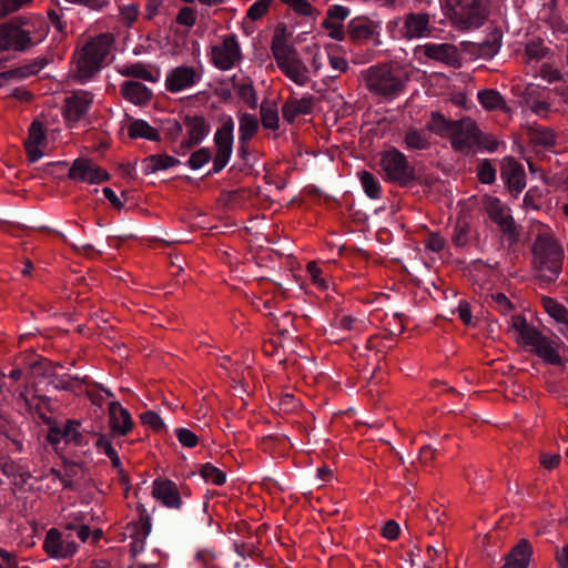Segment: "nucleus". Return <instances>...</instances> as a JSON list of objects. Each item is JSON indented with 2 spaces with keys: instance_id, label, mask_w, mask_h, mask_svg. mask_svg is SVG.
Returning a JSON list of instances; mask_svg holds the SVG:
<instances>
[{
  "instance_id": "f257e3e1",
  "label": "nucleus",
  "mask_w": 568,
  "mask_h": 568,
  "mask_svg": "<svg viewBox=\"0 0 568 568\" xmlns=\"http://www.w3.org/2000/svg\"><path fill=\"white\" fill-rule=\"evenodd\" d=\"M426 128L428 131L440 136H449L453 149L466 153L469 152L470 143L476 141V136L479 133L477 123L469 116L453 121L446 119L438 111L430 113Z\"/></svg>"
},
{
  "instance_id": "f03ea898",
  "label": "nucleus",
  "mask_w": 568,
  "mask_h": 568,
  "mask_svg": "<svg viewBox=\"0 0 568 568\" xmlns=\"http://www.w3.org/2000/svg\"><path fill=\"white\" fill-rule=\"evenodd\" d=\"M534 268L540 272L538 278L542 282H554L562 268L564 248L560 243L548 233L536 236L531 247Z\"/></svg>"
},
{
  "instance_id": "7ed1b4c3",
  "label": "nucleus",
  "mask_w": 568,
  "mask_h": 568,
  "mask_svg": "<svg viewBox=\"0 0 568 568\" xmlns=\"http://www.w3.org/2000/svg\"><path fill=\"white\" fill-rule=\"evenodd\" d=\"M112 43L113 36L110 33H102L88 41L79 53L78 72L73 75V79L80 82L91 79L101 69Z\"/></svg>"
},
{
  "instance_id": "20e7f679",
  "label": "nucleus",
  "mask_w": 568,
  "mask_h": 568,
  "mask_svg": "<svg viewBox=\"0 0 568 568\" xmlns=\"http://www.w3.org/2000/svg\"><path fill=\"white\" fill-rule=\"evenodd\" d=\"M489 0H455L448 8L452 22L462 30L479 28L489 16Z\"/></svg>"
},
{
  "instance_id": "39448f33",
  "label": "nucleus",
  "mask_w": 568,
  "mask_h": 568,
  "mask_svg": "<svg viewBox=\"0 0 568 568\" xmlns=\"http://www.w3.org/2000/svg\"><path fill=\"white\" fill-rule=\"evenodd\" d=\"M365 81L372 93L384 98L397 95L405 88L402 79L395 75L392 67L386 63L371 67L365 74Z\"/></svg>"
},
{
  "instance_id": "423d86ee",
  "label": "nucleus",
  "mask_w": 568,
  "mask_h": 568,
  "mask_svg": "<svg viewBox=\"0 0 568 568\" xmlns=\"http://www.w3.org/2000/svg\"><path fill=\"white\" fill-rule=\"evenodd\" d=\"M381 165L388 181L400 187H407L415 181V168L397 149L392 148L382 153Z\"/></svg>"
},
{
  "instance_id": "0eeeda50",
  "label": "nucleus",
  "mask_w": 568,
  "mask_h": 568,
  "mask_svg": "<svg viewBox=\"0 0 568 568\" xmlns=\"http://www.w3.org/2000/svg\"><path fill=\"white\" fill-rule=\"evenodd\" d=\"M233 130L234 122L231 116H229L216 130L214 134L216 153L213 159V169L207 173V175L219 173L226 166L233 149Z\"/></svg>"
},
{
  "instance_id": "6e6552de",
  "label": "nucleus",
  "mask_w": 568,
  "mask_h": 568,
  "mask_svg": "<svg viewBox=\"0 0 568 568\" xmlns=\"http://www.w3.org/2000/svg\"><path fill=\"white\" fill-rule=\"evenodd\" d=\"M485 205L490 220L496 223L506 235L510 246L519 241L520 233L511 215L505 214L500 201L494 196H486Z\"/></svg>"
},
{
  "instance_id": "1a4fd4ad",
  "label": "nucleus",
  "mask_w": 568,
  "mask_h": 568,
  "mask_svg": "<svg viewBox=\"0 0 568 568\" xmlns=\"http://www.w3.org/2000/svg\"><path fill=\"white\" fill-rule=\"evenodd\" d=\"M183 124L186 128V139L180 143L179 150L175 153L191 150L199 145L210 132V123L203 115H183Z\"/></svg>"
},
{
  "instance_id": "9d476101",
  "label": "nucleus",
  "mask_w": 568,
  "mask_h": 568,
  "mask_svg": "<svg viewBox=\"0 0 568 568\" xmlns=\"http://www.w3.org/2000/svg\"><path fill=\"white\" fill-rule=\"evenodd\" d=\"M68 178L75 181L97 184L110 180V174L95 165L92 160L79 158L74 160L68 172Z\"/></svg>"
},
{
  "instance_id": "9b49d317",
  "label": "nucleus",
  "mask_w": 568,
  "mask_h": 568,
  "mask_svg": "<svg viewBox=\"0 0 568 568\" xmlns=\"http://www.w3.org/2000/svg\"><path fill=\"white\" fill-rule=\"evenodd\" d=\"M378 23L367 17L361 16L347 23V36L353 43H364L373 40L375 45L381 44Z\"/></svg>"
},
{
  "instance_id": "f8f14e48",
  "label": "nucleus",
  "mask_w": 568,
  "mask_h": 568,
  "mask_svg": "<svg viewBox=\"0 0 568 568\" xmlns=\"http://www.w3.org/2000/svg\"><path fill=\"white\" fill-rule=\"evenodd\" d=\"M241 57L240 45L234 34L226 36L222 45L212 48V62L220 70L231 69Z\"/></svg>"
},
{
  "instance_id": "ddd939ff",
  "label": "nucleus",
  "mask_w": 568,
  "mask_h": 568,
  "mask_svg": "<svg viewBox=\"0 0 568 568\" xmlns=\"http://www.w3.org/2000/svg\"><path fill=\"white\" fill-rule=\"evenodd\" d=\"M500 175L513 195L517 196L524 190L526 173L523 165L515 158L506 156L504 159Z\"/></svg>"
},
{
  "instance_id": "4468645a",
  "label": "nucleus",
  "mask_w": 568,
  "mask_h": 568,
  "mask_svg": "<svg viewBox=\"0 0 568 568\" xmlns=\"http://www.w3.org/2000/svg\"><path fill=\"white\" fill-rule=\"evenodd\" d=\"M152 497L169 508H180L182 505L176 484L168 478H156L153 481Z\"/></svg>"
},
{
  "instance_id": "2eb2a0df",
  "label": "nucleus",
  "mask_w": 568,
  "mask_h": 568,
  "mask_svg": "<svg viewBox=\"0 0 568 568\" xmlns=\"http://www.w3.org/2000/svg\"><path fill=\"white\" fill-rule=\"evenodd\" d=\"M93 98L90 92L81 91L65 98L63 106V115L67 121L78 122L88 112L92 104Z\"/></svg>"
},
{
  "instance_id": "dca6fc26",
  "label": "nucleus",
  "mask_w": 568,
  "mask_h": 568,
  "mask_svg": "<svg viewBox=\"0 0 568 568\" xmlns=\"http://www.w3.org/2000/svg\"><path fill=\"white\" fill-rule=\"evenodd\" d=\"M109 426L112 436H125L133 428V420L129 410L123 408L119 402L109 404Z\"/></svg>"
},
{
  "instance_id": "f3484780",
  "label": "nucleus",
  "mask_w": 568,
  "mask_h": 568,
  "mask_svg": "<svg viewBox=\"0 0 568 568\" xmlns=\"http://www.w3.org/2000/svg\"><path fill=\"white\" fill-rule=\"evenodd\" d=\"M424 54L428 59L443 62L454 68H459L462 65L457 48L449 43L426 44L424 47Z\"/></svg>"
},
{
  "instance_id": "a211bd4d",
  "label": "nucleus",
  "mask_w": 568,
  "mask_h": 568,
  "mask_svg": "<svg viewBox=\"0 0 568 568\" xmlns=\"http://www.w3.org/2000/svg\"><path fill=\"white\" fill-rule=\"evenodd\" d=\"M532 556V546L529 540L521 538L505 556V564L500 568H528Z\"/></svg>"
},
{
  "instance_id": "6ab92c4d",
  "label": "nucleus",
  "mask_w": 568,
  "mask_h": 568,
  "mask_svg": "<svg viewBox=\"0 0 568 568\" xmlns=\"http://www.w3.org/2000/svg\"><path fill=\"white\" fill-rule=\"evenodd\" d=\"M197 78L193 67H176L166 77L165 88L170 92H179L195 83Z\"/></svg>"
},
{
  "instance_id": "aec40b11",
  "label": "nucleus",
  "mask_w": 568,
  "mask_h": 568,
  "mask_svg": "<svg viewBox=\"0 0 568 568\" xmlns=\"http://www.w3.org/2000/svg\"><path fill=\"white\" fill-rule=\"evenodd\" d=\"M510 327L519 333L524 345L532 346L534 349L540 343L546 342V336L537 327L530 326L523 315H514Z\"/></svg>"
},
{
  "instance_id": "412c9836",
  "label": "nucleus",
  "mask_w": 568,
  "mask_h": 568,
  "mask_svg": "<svg viewBox=\"0 0 568 568\" xmlns=\"http://www.w3.org/2000/svg\"><path fill=\"white\" fill-rule=\"evenodd\" d=\"M33 47V41L28 30L9 31L8 36L3 37L2 29H0V52L14 50L24 52Z\"/></svg>"
},
{
  "instance_id": "4be33fe9",
  "label": "nucleus",
  "mask_w": 568,
  "mask_h": 568,
  "mask_svg": "<svg viewBox=\"0 0 568 568\" xmlns=\"http://www.w3.org/2000/svg\"><path fill=\"white\" fill-rule=\"evenodd\" d=\"M315 101L316 98L314 95L303 97L300 100H287L282 106L283 119L288 123H293L296 116L311 114Z\"/></svg>"
},
{
  "instance_id": "5701e85b",
  "label": "nucleus",
  "mask_w": 568,
  "mask_h": 568,
  "mask_svg": "<svg viewBox=\"0 0 568 568\" xmlns=\"http://www.w3.org/2000/svg\"><path fill=\"white\" fill-rule=\"evenodd\" d=\"M47 140L43 125L39 121H33L29 128L28 139L24 142V149L28 155L29 162L38 161L42 155V151L39 145Z\"/></svg>"
},
{
  "instance_id": "b1692460",
  "label": "nucleus",
  "mask_w": 568,
  "mask_h": 568,
  "mask_svg": "<svg viewBox=\"0 0 568 568\" xmlns=\"http://www.w3.org/2000/svg\"><path fill=\"white\" fill-rule=\"evenodd\" d=\"M121 94L136 105H144L152 99L151 90L138 81H125L121 87Z\"/></svg>"
},
{
  "instance_id": "393cba45",
  "label": "nucleus",
  "mask_w": 568,
  "mask_h": 568,
  "mask_svg": "<svg viewBox=\"0 0 568 568\" xmlns=\"http://www.w3.org/2000/svg\"><path fill=\"white\" fill-rule=\"evenodd\" d=\"M429 16L427 13H409L406 17L403 37L413 39L423 37L428 30Z\"/></svg>"
},
{
  "instance_id": "a878e982",
  "label": "nucleus",
  "mask_w": 568,
  "mask_h": 568,
  "mask_svg": "<svg viewBox=\"0 0 568 568\" xmlns=\"http://www.w3.org/2000/svg\"><path fill=\"white\" fill-rule=\"evenodd\" d=\"M278 68L287 78L298 85H304L310 81L307 77L308 69L297 57H292V59Z\"/></svg>"
},
{
  "instance_id": "bb28decb",
  "label": "nucleus",
  "mask_w": 568,
  "mask_h": 568,
  "mask_svg": "<svg viewBox=\"0 0 568 568\" xmlns=\"http://www.w3.org/2000/svg\"><path fill=\"white\" fill-rule=\"evenodd\" d=\"M144 174H153L160 170H166L169 168L180 164L179 159L168 154H153L146 156L143 161Z\"/></svg>"
},
{
  "instance_id": "cd10ccee",
  "label": "nucleus",
  "mask_w": 568,
  "mask_h": 568,
  "mask_svg": "<svg viewBox=\"0 0 568 568\" xmlns=\"http://www.w3.org/2000/svg\"><path fill=\"white\" fill-rule=\"evenodd\" d=\"M128 134L130 139L142 138L154 142L161 141L159 131L146 121L140 119L132 120L128 128Z\"/></svg>"
},
{
  "instance_id": "c85d7f7f",
  "label": "nucleus",
  "mask_w": 568,
  "mask_h": 568,
  "mask_svg": "<svg viewBox=\"0 0 568 568\" xmlns=\"http://www.w3.org/2000/svg\"><path fill=\"white\" fill-rule=\"evenodd\" d=\"M478 100L480 104L488 111L503 110L504 112H510V108L506 104L503 95L494 89H485L478 92Z\"/></svg>"
},
{
  "instance_id": "c756f323",
  "label": "nucleus",
  "mask_w": 568,
  "mask_h": 568,
  "mask_svg": "<svg viewBox=\"0 0 568 568\" xmlns=\"http://www.w3.org/2000/svg\"><path fill=\"white\" fill-rule=\"evenodd\" d=\"M503 39L501 29L495 27L487 39L480 43H477L479 57L493 58L500 49Z\"/></svg>"
},
{
  "instance_id": "7c9ffc66",
  "label": "nucleus",
  "mask_w": 568,
  "mask_h": 568,
  "mask_svg": "<svg viewBox=\"0 0 568 568\" xmlns=\"http://www.w3.org/2000/svg\"><path fill=\"white\" fill-rule=\"evenodd\" d=\"M63 542L62 534L57 528H51L45 535L43 549L50 558H61Z\"/></svg>"
},
{
  "instance_id": "2f4dec72",
  "label": "nucleus",
  "mask_w": 568,
  "mask_h": 568,
  "mask_svg": "<svg viewBox=\"0 0 568 568\" xmlns=\"http://www.w3.org/2000/svg\"><path fill=\"white\" fill-rule=\"evenodd\" d=\"M261 122L265 129H278V110L276 102L264 101L260 108Z\"/></svg>"
},
{
  "instance_id": "473e14b6",
  "label": "nucleus",
  "mask_w": 568,
  "mask_h": 568,
  "mask_svg": "<svg viewBox=\"0 0 568 568\" xmlns=\"http://www.w3.org/2000/svg\"><path fill=\"white\" fill-rule=\"evenodd\" d=\"M213 524V519L210 514H207L206 509L199 508L194 511V514L190 517L189 528L191 531L197 535H204L206 529L210 528Z\"/></svg>"
},
{
  "instance_id": "72a5a7b5",
  "label": "nucleus",
  "mask_w": 568,
  "mask_h": 568,
  "mask_svg": "<svg viewBox=\"0 0 568 568\" xmlns=\"http://www.w3.org/2000/svg\"><path fill=\"white\" fill-rule=\"evenodd\" d=\"M258 130V120L255 115L243 113L240 116L239 142L251 141Z\"/></svg>"
},
{
  "instance_id": "f704fd0d",
  "label": "nucleus",
  "mask_w": 568,
  "mask_h": 568,
  "mask_svg": "<svg viewBox=\"0 0 568 568\" xmlns=\"http://www.w3.org/2000/svg\"><path fill=\"white\" fill-rule=\"evenodd\" d=\"M541 302L544 308L552 318L558 323L568 325V310L564 305L549 296H542Z\"/></svg>"
},
{
  "instance_id": "c9c22d12",
  "label": "nucleus",
  "mask_w": 568,
  "mask_h": 568,
  "mask_svg": "<svg viewBox=\"0 0 568 568\" xmlns=\"http://www.w3.org/2000/svg\"><path fill=\"white\" fill-rule=\"evenodd\" d=\"M271 50L277 67L287 62L290 59H292V57H297L296 49L288 44L286 41L272 42Z\"/></svg>"
},
{
  "instance_id": "e433bc0d",
  "label": "nucleus",
  "mask_w": 568,
  "mask_h": 568,
  "mask_svg": "<svg viewBox=\"0 0 568 568\" xmlns=\"http://www.w3.org/2000/svg\"><path fill=\"white\" fill-rule=\"evenodd\" d=\"M81 422L77 419H67L63 425L62 438L65 443H73L75 446H81L84 443L83 434L79 430Z\"/></svg>"
},
{
  "instance_id": "4c0bfd02",
  "label": "nucleus",
  "mask_w": 568,
  "mask_h": 568,
  "mask_svg": "<svg viewBox=\"0 0 568 568\" xmlns=\"http://www.w3.org/2000/svg\"><path fill=\"white\" fill-rule=\"evenodd\" d=\"M135 510L138 511L139 518L128 525V529H140L141 537H148L151 531V516L146 511L143 504L138 503Z\"/></svg>"
},
{
  "instance_id": "58836bf2",
  "label": "nucleus",
  "mask_w": 568,
  "mask_h": 568,
  "mask_svg": "<svg viewBox=\"0 0 568 568\" xmlns=\"http://www.w3.org/2000/svg\"><path fill=\"white\" fill-rule=\"evenodd\" d=\"M535 354L551 365H560L561 357L551 346V341L546 336V342L540 343L535 349Z\"/></svg>"
},
{
  "instance_id": "ea45409f",
  "label": "nucleus",
  "mask_w": 568,
  "mask_h": 568,
  "mask_svg": "<svg viewBox=\"0 0 568 568\" xmlns=\"http://www.w3.org/2000/svg\"><path fill=\"white\" fill-rule=\"evenodd\" d=\"M47 64H48V60L47 59H44V58L43 59H37V60H34L33 62H31L29 64H26V65H22V67L12 69V70H8L6 74L11 77V79H14V78H27V77H29L31 74L38 73Z\"/></svg>"
},
{
  "instance_id": "a19ab883",
  "label": "nucleus",
  "mask_w": 568,
  "mask_h": 568,
  "mask_svg": "<svg viewBox=\"0 0 568 568\" xmlns=\"http://www.w3.org/2000/svg\"><path fill=\"white\" fill-rule=\"evenodd\" d=\"M58 366H60L59 363L54 364L51 361L42 358L32 363L31 369L37 377L49 378L52 381L57 377L55 368Z\"/></svg>"
},
{
  "instance_id": "79ce46f5",
  "label": "nucleus",
  "mask_w": 568,
  "mask_h": 568,
  "mask_svg": "<svg viewBox=\"0 0 568 568\" xmlns=\"http://www.w3.org/2000/svg\"><path fill=\"white\" fill-rule=\"evenodd\" d=\"M112 435L99 434V438L95 443V447L103 449L104 454L110 458L113 468H120L121 460L118 456L116 450L111 444Z\"/></svg>"
},
{
  "instance_id": "37998d69",
  "label": "nucleus",
  "mask_w": 568,
  "mask_h": 568,
  "mask_svg": "<svg viewBox=\"0 0 568 568\" xmlns=\"http://www.w3.org/2000/svg\"><path fill=\"white\" fill-rule=\"evenodd\" d=\"M232 82L234 88L237 90V95L251 108H257V97L256 91L252 84V82L235 84V77L232 78Z\"/></svg>"
},
{
  "instance_id": "c03bdc74",
  "label": "nucleus",
  "mask_w": 568,
  "mask_h": 568,
  "mask_svg": "<svg viewBox=\"0 0 568 568\" xmlns=\"http://www.w3.org/2000/svg\"><path fill=\"white\" fill-rule=\"evenodd\" d=\"M120 73L124 77L142 79L149 82L156 81V78L153 77V74L149 70H146V68L142 63L126 65L120 70Z\"/></svg>"
},
{
  "instance_id": "a18cd8bd",
  "label": "nucleus",
  "mask_w": 568,
  "mask_h": 568,
  "mask_svg": "<svg viewBox=\"0 0 568 568\" xmlns=\"http://www.w3.org/2000/svg\"><path fill=\"white\" fill-rule=\"evenodd\" d=\"M359 179L367 196L371 199H377L381 193V185L376 178L371 172L363 171L359 174Z\"/></svg>"
},
{
  "instance_id": "49530a36",
  "label": "nucleus",
  "mask_w": 568,
  "mask_h": 568,
  "mask_svg": "<svg viewBox=\"0 0 568 568\" xmlns=\"http://www.w3.org/2000/svg\"><path fill=\"white\" fill-rule=\"evenodd\" d=\"M405 143L409 149L414 150H425L429 146L426 136L415 129H410L406 132Z\"/></svg>"
},
{
  "instance_id": "de8ad7c7",
  "label": "nucleus",
  "mask_w": 568,
  "mask_h": 568,
  "mask_svg": "<svg viewBox=\"0 0 568 568\" xmlns=\"http://www.w3.org/2000/svg\"><path fill=\"white\" fill-rule=\"evenodd\" d=\"M200 474L206 481L215 485H223L226 480L225 474L210 463L202 466Z\"/></svg>"
},
{
  "instance_id": "09e8293b",
  "label": "nucleus",
  "mask_w": 568,
  "mask_h": 568,
  "mask_svg": "<svg viewBox=\"0 0 568 568\" xmlns=\"http://www.w3.org/2000/svg\"><path fill=\"white\" fill-rule=\"evenodd\" d=\"M211 159V150L209 148H201L191 154L187 164L192 170H199L204 164L210 162Z\"/></svg>"
},
{
  "instance_id": "8fccbe9b",
  "label": "nucleus",
  "mask_w": 568,
  "mask_h": 568,
  "mask_svg": "<svg viewBox=\"0 0 568 568\" xmlns=\"http://www.w3.org/2000/svg\"><path fill=\"white\" fill-rule=\"evenodd\" d=\"M141 423L149 426L153 432L159 433L165 428L160 415L154 410H146L140 415Z\"/></svg>"
},
{
  "instance_id": "3c124183",
  "label": "nucleus",
  "mask_w": 568,
  "mask_h": 568,
  "mask_svg": "<svg viewBox=\"0 0 568 568\" xmlns=\"http://www.w3.org/2000/svg\"><path fill=\"white\" fill-rule=\"evenodd\" d=\"M478 180L483 184H491L496 180V170L489 160H484L478 166Z\"/></svg>"
},
{
  "instance_id": "603ef678",
  "label": "nucleus",
  "mask_w": 568,
  "mask_h": 568,
  "mask_svg": "<svg viewBox=\"0 0 568 568\" xmlns=\"http://www.w3.org/2000/svg\"><path fill=\"white\" fill-rule=\"evenodd\" d=\"M273 0H257L247 10L246 17L252 21L261 19L270 9Z\"/></svg>"
},
{
  "instance_id": "864d4df0",
  "label": "nucleus",
  "mask_w": 568,
  "mask_h": 568,
  "mask_svg": "<svg viewBox=\"0 0 568 568\" xmlns=\"http://www.w3.org/2000/svg\"><path fill=\"white\" fill-rule=\"evenodd\" d=\"M29 23L28 18L18 16L11 18L9 21L0 23V29H2L3 37L8 36L9 31H18L23 30L22 27Z\"/></svg>"
},
{
  "instance_id": "5fc2aeb1",
  "label": "nucleus",
  "mask_w": 568,
  "mask_h": 568,
  "mask_svg": "<svg viewBox=\"0 0 568 568\" xmlns=\"http://www.w3.org/2000/svg\"><path fill=\"white\" fill-rule=\"evenodd\" d=\"M542 192L537 187L528 190L524 197V206L531 207L532 210H540L541 207Z\"/></svg>"
},
{
  "instance_id": "6e6d98bb",
  "label": "nucleus",
  "mask_w": 568,
  "mask_h": 568,
  "mask_svg": "<svg viewBox=\"0 0 568 568\" xmlns=\"http://www.w3.org/2000/svg\"><path fill=\"white\" fill-rule=\"evenodd\" d=\"M176 22L181 26L193 27L196 22V12L190 7H183L180 9L176 16Z\"/></svg>"
},
{
  "instance_id": "4d7b16f0",
  "label": "nucleus",
  "mask_w": 568,
  "mask_h": 568,
  "mask_svg": "<svg viewBox=\"0 0 568 568\" xmlns=\"http://www.w3.org/2000/svg\"><path fill=\"white\" fill-rule=\"evenodd\" d=\"M498 141L490 135H483V132L479 130V133L476 136V141L470 143V149L474 145H477L478 148L485 149L487 151H495L498 148Z\"/></svg>"
},
{
  "instance_id": "13d9d810",
  "label": "nucleus",
  "mask_w": 568,
  "mask_h": 568,
  "mask_svg": "<svg viewBox=\"0 0 568 568\" xmlns=\"http://www.w3.org/2000/svg\"><path fill=\"white\" fill-rule=\"evenodd\" d=\"M175 434L179 442L185 447L192 448L195 447L199 443V437L196 436V434H194L187 428H178L175 430Z\"/></svg>"
},
{
  "instance_id": "bf43d9fd",
  "label": "nucleus",
  "mask_w": 568,
  "mask_h": 568,
  "mask_svg": "<svg viewBox=\"0 0 568 568\" xmlns=\"http://www.w3.org/2000/svg\"><path fill=\"white\" fill-rule=\"evenodd\" d=\"M48 435L47 440L50 443L55 452L59 450V444L62 438L63 426L60 427L57 420L54 419V424L48 425Z\"/></svg>"
},
{
  "instance_id": "052dcab7",
  "label": "nucleus",
  "mask_w": 568,
  "mask_h": 568,
  "mask_svg": "<svg viewBox=\"0 0 568 568\" xmlns=\"http://www.w3.org/2000/svg\"><path fill=\"white\" fill-rule=\"evenodd\" d=\"M131 531L130 537L133 541L130 545V554L134 558L144 548V540L146 537L140 536V529H129Z\"/></svg>"
},
{
  "instance_id": "680f3d73",
  "label": "nucleus",
  "mask_w": 568,
  "mask_h": 568,
  "mask_svg": "<svg viewBox=\"0 0 568 568\" xmlns=\"http://www.w3.org/2000/svg\"><path fill=\"white\" fill-rule=\"evenodd\" d=\"M307 272L314 284L318 285L322 290L327 288L325 280L322 277V270L317 266L316 262H310L307 264Z\"/></svg>"
},
{
  "instance_id": "e2e57ef3",
  "label": "nucleus",
  "mask_w": 568,
  "mask_h": 568,
  "mask_svg": "<svg viewBox=\"0 0 568 568\" xmlns=\"http://www.w3.org/2000/svg\"><path fill=\"white\" fill-rule=\"evenodd\" d=\"M491 298L498 305L499 312L501 314H507L508 312L514 310L513 303L504 293L493 294Z\"/></svg>"
},
{
  "instance_id": "0e129e2a",
  "label": "nucleus",
  "mask_w": 568,
  "mask_h": 568,
  "mask_svg": "<svg viewBox=\"0 0 568 568\" xmlns=\"http://www.w3.org/2000/svg\"><path fill=\"white\" fill-rule=\"evenodd\" d=\"M467 232H468V225L467 224L460 225L458 223L455 227V233L452 239L453 243L456 246H460V247L465 246L467 243Z\"/></svg>"
},
{
  "instance_id": "69168bd1",
  "label": "nucleus",
  "mask_w": 568,
  "mask_h": 568,
  "mask_svg": "<svg viewBox=\"0 0 568 568\" xmlns=\"http://www.w3.org/2000/svg\"><path fill=\"white\" fill-rule=\"evenodd\" d=\"M382 535L388 540H395L399 535V525L395 520H388L382 529Z\"/></svg>"
},
{
  "instance_id": "338daca9",
  "label": "nucleus",
  "mask_w": 568,
  "mask_h": 568,
  "mask_svg": "<svg viewBox=\"0 0 568 568\" xmlns=\"http://www.w3.org/2000/svg\"><path fill=\"white\" fill-rule=\"evenodd\" d=\"M535 142L542 146H552L556 143V136L550 130H544L538 132L535 138Z\"/></svg>"
},
{
  "instance_id": "774afa93",
  "label": "nucleus",
  "mask_w": 568,
  "mask_h": 568,
  "mask_svg": "<svg viewBox=\"0 0 568 568\" xmlns=\"http://www.w3.org/2000/svg\"><path fill=\"white\" fill-rule=\"evenodd\" d=\"M526 53L530 59L540 60L546 55V49L536 42H530L526 45Z\"/></svg>"
}]
</instances>
